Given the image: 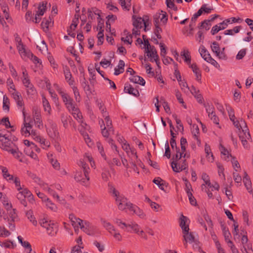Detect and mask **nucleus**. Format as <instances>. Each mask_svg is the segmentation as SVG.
Wrapping results in <instances>:
<instances>
[{"mask_svg":"<svg viewBox=\"0 0 253 253\" xmlns=\"http://www.w3.org/2000/svg\"><path fill=\"white\" fill-rule=\"evenodd\" d=\"M11 136L10 133L4 134L3 132H1V149L7 151L11 154L15 158L22 162L21 159L22 153L19 150L15 143L11 140Z\"/></svg>","mask_w":253,"mask_h":253,"instance_id":"f257e3e1","label":"nucleus"},{"mask_svg":"<svg viewBox=\"0 0 253 253\" xmlns=\"http://www.w3.org/2000/svg\"><path fill=\"white\" fill-rule=\"evenodd\" d=\"M2 193H1V199L2 198ZM4 208L7 211V213L3 212L2 217L4 220L8 222V227L10 230L13 231L15 226L14 223L16 219L17 218V214L16 213V209H12V206L11 202L8 199L4 196L2 199H1ZM2 215H1V217Z\"/></svg>","mask_w":253,"mask_h":253,"instance_id":"f03ea898","label":"nucleus"},{"mask_svg":"<svg viewBox=\"0 0 253 253\" xmlns=\"http://www.w3.org/2000/svg\"><path fill=\"white\" fill-rule=\"evenodd\" d=\"M115 222L123 229H125V228L130 227L135 233H138L139 231V225L134 222L126 223L119 218H116Z\"/></svg>","mask_w":253,"mask_h":253,"instance_id":"7ed1b4c3","label":"nucleus"},{"mask_svg":"<svg viewBox=\"0 0 253 253\" xmlns=\"http://www.w3.org/2000/svg\"><path fill=\"white\" fill-rule=\"evenodd\" d=\"M89 171H87V174H86L84 172L83 174L81 171H77L74 176V178L77 182L81 183L83 185L87 186L89 180Z\"/></svg>","mask_w":253,"mask_h":253,"instance_id":"20e7f679","label":"nucleus"},{"mask_svg":"<svg viewBox=\"0 0 253 253\" xmlns=\"http://www.w3.org/2000/svg\"><path fill=\"white\" fill-rule=\"evenodd\" d=\"M186 228H184L183 230V237L184 240V245L185 248L187 247V243L190 244L193 243V242H196L194 233L189 232V230H186Z\"/></svg>","mask_w":253,"mask_h":253,"instance_id":"39448f33","label":"nucleus"},{"mask_svg":"<svg viewBox=\"0 0 253 253\" xmlns=\"http://www.w3.org/2000/svg\"><path fill=\"white\" fill-rule=\"evenodd\" d=\"M46 131L49 136L53 139H57L59 137V133L57 126L56 124L51 122L49 126L47 128Z\"/></svg>","mask_w":253,"mask_h":253,"instance_id":"423d86ee","label":"nucleus"},{"mask_svg":"<svg viewBox=\"0 0 253 253\" xmlns=\"http://www.w3.org/2000/svg\"><path fill=\"white\" fill-rule=\"evenodd\" d=\"M63 102L69 111L76 110L73 99L66 93L64 92L61 95Z\"/></svg>","mask_w":253,"mask_h":253,"instance_id":"0eeeda50","label":"nucleus"},{"mask_svg":"<svg viewBox=\"0 0 253 253\" xmlns=\"http://www.w3.org/2000/svg\"><path fill=\"white\" fill-rule=\"evenodd\" d=\"M168 21V18L167 16L166 12L161 11L160 13H157L154 16V24L157 23V24H159V22L160 21L164 25L166 24Z\"/></svg>","mask_w":253,"mask_h":253,"instance_id":"6e6552de","label":"nucleus"},{"mask_svg":"<svg viewBox=\"0 0 253 253\" xmlns=\"http://www.w3.org/2000/svg\"><path fill=\"white\" fill-rule=\"evenodd\" d=\"M146 52L147 53V56L151 58L150 61L151 62L155 61L158 65L159 63L158 60L159 56L155 47L152 46V47H151L150 48H148V49L146 50Z\"/></svg>","mask_w":253,"mask_h":253,"instance_id":"1a4fd4ad","label":"nucleus"},{"mask_svg":"<svg viewBox=\"0 0 253 253\" xmlns=\"http://www.w3.org/2000/svg\"><path fill=\"white\" fill-rule=\"evenodd\" d=\"M97 231V228L95 226L92 225L88 221H85V226L84 229V232L89 235H94Z\"/></svg>","mask_w":253,"mask_h":253,"instance_id":"9d476101","label":"nucleus"},{"mask_svg":"<svg viewBox=\"0 0 253 253\" xmlns=\"http://www.w3.org/2000/svg\"><path fill=\"white\" fill-rule=\"evenodd\" d=\"M211 48L213 52L215 53L216 55L220 59H225V55L223 52H220V47L218 43L216 42H212L211 45Z\"/></svg>","mask_w":253,"mask_h":253,"instance_id":"9b49d317","label":"nucleus"},{"mask_svg":"<svg viewBox=\"0 0 253 253\" xmlns=\"http://www.w3.org/2000/svg\"><path fill=\"white\" fill-rule=\"evenodd\" d=\"M17 48L22 58L25 59L27 57L30 58V55H32V53L29 50H27L23 44L17 45Z\"/></svg>","mask_w":253,"mask_h":253,"instance_id":"f8f14e48","label":"nucleus"},{"mask_svg":"<svg viewBox=\"0 0 253 253\" xmlns=\"http://www.w3.org/2000/svg\"><path fill=\"white\" fill-rule=\"evenodd\" d=\"M14 92L12 93L13 98L14 99L17 103L18 106L20 107L18 108L19 110H22L23 111L25 109L23 106V102L21 95L20 94L16 91L14 89Z\"/></svg>","mask_w":253,"mask_h":253,"instance_id":"ddd939ff","label":"nucleus"},{"mask_svg":"<svg viewBox=\"0 0 253 253\" xmlns=\"http://www.w3.org/2000/svg\"><path fill=\"white\" fill-rule=\"evenodd\" d=\"M153 182L156 184L159 188L166 192L165 187H167L168 184L161 177H158L153 179Z\"/></svg>","mask_w":253,"mask_h":253,"instance_id":"4468645a","label":"nucleus"},{"mask_svg":"<svg viewBox=\"0 0 253 253\" xmlns=\"http://www.w3.org/2000/svg\"><path fill=\"white\" fill-rule=\"evenodd\" d=\"M1 169L3 178L8 182L11 183L13 181V178L15 176L9 172L8 169L6 167H1Z\"/></svg>","mask_w":253,"mask_h":253,"instance_id":"2eb2a0df","label":"nucleus"},{"mask_svg":"<svg viewBox=\"0 0 253 253\" xmlns=\"http://www.w3.org/2000/svg\"><path fill=\"white\" fill-rule=\"evenodd\" d=\"M221 228L226 242L229 245L233 244V242L230 239L231 235L228 229L224 226V224L221 225Z\"/></svg>","mask_w":253,"mask_h":253,"instance_id":"dca6fc26","label":"nucleus"},{"mask_svg":"<svg viewBox=\"0 0 253 253\" xmlns=\"http://www.w3.org/2000/svg\"><path fill=\"white\" fill-rule=\"evenodd\" d=\"M199 50L201 56L205 61L208 62L209 60H211V58L212 57H211L210 54L209 53L208 51L203 45L200 47Z\"/></svg>","mask_w":253,"mask_h":253,"instance_id":"f3484780","label":"nucleus"},{"mask_svg":"<svg viewBox=\"0 0 253 253\" xmlns=\"http://www.w3.org/2000/svg\"><path fill=\"white\" fill-rule=\"evenodd\" d=\"M72 114L74 118L75 119H76L79 123L81 124V126L85 128V126H87L86 124L84 122L83 119V117L81 112H77V113L72 112Z\"/></svg>","mask_w":253,"mask_h":253,"instance_id":"a211bd4d","label":"nucleus"},{"mask_svg":"<svg viewBox=\"0 0 253 253\" xmlns=\"http://www.w3.org/2000/svg\"><path fill=\"white\" fill-rule=\"evenodd\" d=\"M124 90L126 92L132 94L134 96H138L139 95L138 90L133 88L131 85L125 86Z\"/></svg>","mask_w":253,"mask_h":253,"instance_id":"6ab92c4d","label":"nucleus"},{"mask_svg":"<svg viewBox=\"0 0 253 253\" xmlns=\"http://www.w3.org/2000/svg\"><path fill=\"white\" fill-rule=\"evenodd\" d=\"M61 121L63 125V126L65 128L68 127V124L72 125L73 120L70 116L63 115L61 117Z\"/></svg>","mask_w":253,"mask_h":253,"instance_id":"aec40b11","label":"nucleus"},{"mask_svg":"<svg viewBox=\"0 0 253 253\" xmlns=\"http://www.w3.org/2000/svg\"><path fill=\"white\" fill-rule=\"evenodd\" d=\"M190 68L192 69L193 73L195 74L196 77V80L198 82H201V73L200 69L197 67V65L195 63H193L190 65Z\"/></svg>","mask_w":253,"mask_h":253,"instance_id":"412c9836","label":"nucleus"},{"mask_svg":"<svg viewBox=\"0 0 253 253\" xmlns=\"http://www.w3.org/2000/svg\"><path fill=\"white\" fill-rule=\"evenodd\" d=\"M111 190L112 191L113 194L116 197V201L117 204L126 202V199L124 197L120 196L119 195V192L117 191L114 187H112L111 188Z\"/></svg>","mask_w":253,"mask_h":253,"instance_id":"4be33fe9","label":"nucleus"},{"mask_svg":"<svg viewBox=\"0 0 253 253\" xmlns=\"http://www.w3.org/2000/svg\"><path fill=\"white\" fill-rule=\"evenodd\" d=\"M23 77H22V82L24 86L27 87L28 86H30V84H32L30 82L29 78L28 73L25 69H23Z\"/></svg>","mask_w":253,"mask_h":253,"instance_id":"5701e85b","label":"nucleus"},{"mask_svg":"<svg viewBox=\"0 0 253 253\" xmlns=\"http://www.w3.org/2000/svg\"><path fill=\"white\" fill-rule=\"evenodd\" d=\"M239 137L241 140H245L246 138L250 140L251 139V135L249 129L247 128L242 129V130L240 131Z\"/></svg>","mask_w":253,"mask_h":253,"instance_id":"b1692460","label":"nucleus"},{"mask_svg":"<svg viewBox=\"0 0 253 253\" xmlns=\"http://www.w3.org/2000/svg\"><path fill=\"white\" fill-rule=\"evenodd\" d=\"M45 84L46 85V88L48 90L51 97L55 100L57 99L58 98L57 94L55 93L54 91L51 88V84L49 80L46 79L45 80Z\"/></svg>","mask_w":253,"mask_h":253,"instance_id":"393cba45","label":"nucleus"},{"mask_svg":"<svg viewBox=\"0 0 253 253\" xmlns=\"http://www.w3.org/2000/svg\"><path fill=\"white\" fill-rule=\"evenodd\" d=\"M129 80L130 82L133 83L138 84L142 85H144L145 84L144 80L138 76H132L129 78Z\"/></svg>","mask_w":253,"mask_h":253,"instance_id":"a878e982","label":"nucleus"},{"mask_svg":"<svg viewBox=\"0 0 253 253\" xmlns=\"http://www.w3.org/2000/svg\"><path fill=\"white\" fill-rule=\"evenodd\" d=\"M33 118L36 125H37L39 128L41 126H42L40 112H35V113L33 115Z\"/></svg>","mask_w":253,"mask_h":253,"instance_id":"bb28decb","label":"nucleus"},{"mask_svg":"<svg viewBox=\"0 0 253 253\" xmlns=\"http://www.w3.org/2000/svg\"><path fill=\"white\" fill-rule=\"evenodd\" d=\"M125 62L123 60H120L117 68L115 69L114 74L116 76L119 75L124 71Z\"/></svg>","mask_w":253,"mask_h":253,"instance_id":"cd10ccee","label":"nucleus"},{"mask_svg":"<svg viewBox=\"0 0 253 253\" xmlns=\"http://www.w3.org/2000/svg\"><path fill=\"white\" fill-rule=\"evenodd\" d=\"M46 229L47 233L50 236H54L57 231V226L53 222L51 226H48Z\"/></svg>","mask_w":253,"mask_h":253,"instance_id":"c85d7f7f","label":"nucleus"},{"mask_svg":"<svg viewBox=\"0 0 253 253\" xmlns=\"http://www.w3.org/2000/svg\"><path fill=\"white\" fill-rule=\"evenodd\" d=\"M99 124L100 125V127L101 128V133L102 135L104 137H107V138H108L109 135V131H110L108 130V128L105 126L104 122L103 120L99 121Z\"/></svg>","mask_w":253,"mask_h":253,"instance_id":"c756f323","label":"nucleus"},{"mask_svg":"<svg viewBox=\"0 0 253 253\" xmlns=\"http://www.w3.org/2000/svg\"><path fill=\"white\" fill-rule=\"evenodd\" d=\"M133 18L134 19L133 22L134 27L136 29L141 28L143 27V23L144 20L140 17H138L135 19L134 16H133Z\"/></svg>","mask_w":253,"mask_h":253,"instance_id":"7c9ffc66","label":"nucleus"},{"mask_svg":"<svg viewBox=\"0 0 253 253\" xmlns=\"http://www.w3.org/2000/svg\"><path fill=\"white\" fill-rule=\"evenodd\" d=\"M1 9L3 13V17L7 21L8 23L11 24L12 19L9 16L8 7L7 6H4Z\"/></svg>","mask_w":253,"mask_h":253,"instance_id":"2f4dec72","label":"nucleus"},{"mask_svg":"<svg viewBox=\"0 0 253 253\" xmlns=\"http://www.w3.org/2000/svg\"><path fill=\"white\" fill-rule=\"evenodd\" d=\"M192 132L193 134L194 138L197 140L198 145H200L201 144V141L198 138L199 129L198 126H197L196 125H194L193 126V130Z\"/></svg>","mask_w":253,"mask_h":253,"instance_id":"473e14b6","label":"nucleus"},{"mask_svg":"<svg viewBox=\"0 0 253 253\" xmlns=\"http://www.w3.org/2000/svg\"><path fill=\"white\" fill-rule=\"evenodd\" d=\"M234 126L237 128L239 130H240L241 129H245L247 128L246 124L245 122V121L241 119L240 121H239L238 120H236V122H234V124H233Z\"/></svg>","mask_w":253,"mask_h":253,"instance_id":"72a5a7b5","label":"nucleus"},{"mask_svg":"<svg viewBox=\"0 0 253 253\" xmlns=\"http://www.w3.org/2000/svg\"><path fill=\"white\" fill-rule=\"evenodd\" d=\"M53 24L52 19L49 17L48 19H43L42 22L41 26L43 29L48 30V27Z\"/></svg>","mask_w":253,"mask_h":253,"instance_id":"f704fd0d","label":"nucleus"},{"mask_svg":"<svg viewBox=\"0 0 253 253\" xmlns=\"http://www.w3.org/2000/svg\"><path fill=\"white\" fill-rule=\"evenodd\" d=\"M187 218L184 216L183 215H182L181 216L180 218V226L182 229V232H183V230L184 229V228H186V230H189V226L186 225V222L187 221Z\"/></svg>","mask_w":253,"mask_h":253,"instance_id":"c9c22d12","label":"nucleus"},{"mask_svg":"<svg viewBox=\"0 0 253 253\" xmlns=\"http://www.w3.org/2000/svg\"><path fill=\"white\" fill-rule=\"evenodd\" d=\"M46 3H42L39 4L38 7V10L37 13V15L38 16H42L44 14L46 9Z\"/></svg>","mask_w":253,"mask_h":253,"instance_id":"e433bc0d","label":"nucleus"},{"mask_svg":"<svg viewBox=\"0 0 253 253\" xmlns=\"http://www.w3.org/2000/svg\"><path fill=\"white\" fill-rule=\"evenodd\" d=\"M111 176L110 173L107 168H104L102 169L101 173V177L103 180L104 181H108L109 180V177Z\"/></svg>","mask_w":253,"mask_h":253,"instance_id":"4c0bfd02","label":"nucleus"},{"mask_svg":"<svg viewBox=\"0 0 253 253\" xmlns=\"http://www.w3.org/2000/svg\"><path fill=\"white\" fill-rule=\"evenodd\" d=\"M181 56L184 59V61L188 64H190L191 56L188 50H184L181 52Z\"/></svg>","mask_w":253,"mask_h":253,"instance_id":"58836bf2","label":"nucleus"},{"mask_svg":"<svg viewBox=\"0 0 253 253\" xmlns=\"http://www.w3.org/2000/svg\"><path fill=\"white\" fill-rule=\"evenodd\" d=\"M27 94L30 97L34 96L37 94V91L33 84H30V86H28L26 87Z\"/></svg>","mask_w":253,"mask_h":253,"instance_id":"ea45409f","label":"nucleus"},{"mask_svg":"<svg viewBox=\"0 0 253 253\" xmlns=\"http://www.w3.org/2000/svg\"><path fill=\"white\" fill-rule=\"evenodd\" d=\"M18 193L21 194L22 196L30 198V200L33 198L31 192L27 188H24L23 186L22 189L19 191Z\"/></svg>","mask_w":253,"mask_h":253,"instance_id":"a19ab883","label":"nucleus"},{"mask_svg":"<svg viewBox=\"0 0 253 253\" xmlns=\"http://www.w3.org/2000/svg\"><path fill=\"white\" fill-rule=\"evenodd\" d=\"M64 74L65 79L67 82L70 85H73L74 83V81L73 79H72V76L69 70L65 71Z\"/></svg>","mask_w":253,"mask_h":253,"instance_id":"79ce46f5","label":"nucleus"},{"mask_svg":"<svg viewBox=\"0 0 253 253\" xmlns=\"http://www.w3.org/2000/svg\"><path fill=\"white\" fill-rule=\"evenodd\" d=\"M69 218L72 222V225L75 227H78L76 225L78 221L82 222V219L76 217L73 214H70L69 216Z\"/></svg>","mask_w":253,"mask_h":253,"instance_id":"37998d69","label":"nucleus"},{"mask_svg":"<svg viewBox=\"0 0 253 253\" xmlns=\"http://www.w3.org/2000/svg\"><path fill=\"white\" fill-rule=\"evenodd\" d=\"M24 152L26 155L30 156L34 159H37L38 158L37 154L34 152L33 150H30V148L29 147L25 148Z\"/></svg>","mask_w":253,"mask_h":253,"instance_id":"c03bdc74","label":"nucleus"},{"mask_svg":"<svg viewBox=\"0 0 253 253\" xmlns=\"http://www.w3.org/2000/svg\"><path fill=\"white\" fill-rule=\"evenodd\" d=\"M103 226L111 234H113V232H115V227L110 222L104 221Z\"/></svg>","mask_w":253,"mask_h":253,"instance_id":"a18cd8bd","label":"nucleus"},{"mask_svg":"<svg viewBox=\"0 0 253 253\" xmlns=\"http://www.w3.org/2000/svg\"><path fill=\"white\" fill-rule=\"evenodd\" d=\"M1 125L4 126L6 128H13V126H11L8 117H5L1 119Z\"/></svg>","mask_w":253,"mask_h":253,"instance_id":"49530a36","label":"nucleus"},{"mask_svg":"<svg viewBox=\"0 0 253 253\" xmlns=\"http://www.w3.org/2000/svg\"><path fill=\"white\" fill-rule=\"evenodd\" d=\"M226 27L224 25H220V23L219 25H216L212 28L211 33L212 35H214L220 30H223Z\"/></svg>","mask_w":253,"mask_h":253,"instance_id":"de8ad7c7","label":"nucleus"},{"mask_svg":"<svg viewBox=\"0 0 253 253\" xmlns=\"http://www.w3.org/2000/svg\"><path fill=\"white\" fill-rule=\"evenodd\" d=\"M243 182L247 189H250L251 188L252 183L249 176L248 175L246 172H245V175L243 177Z\"/></svg>","mask_w":253,"mask_h":253,"instance_id":"09e8293b","label":"nucleus"},{"mask_svg":"<svg viewBox=\"0 0 253 253\" xmlns=\"http://www.w3.org/2000/svg\"><path fill=\"white\" fill-rule=\"evenodd\" d=\"M241 29V26H236L233 29L227 30L224 32L226 35H233L235 33H238Z\"/></svg>","mask_w":253,"mask_h":253,"instance_id":"8fccbe9b","label":"nucleus"},{"mask_svg":"<svg viewBox=\"0 0 253 253\" xmlns=\"http://www.w3.org/2000/svg\"><path fill=\"white\" fill-rule=\"evenodd\" d=\"M26 216L34 225H37V221L35 219V217L33 215V212L31 211H28L26 212Z\"/></svg>","mask_w":253,"mask_h":253,"instance_id":"3c124183","label":"nucleus"},{"mask_svg":"<svg viewBox=\"0 0 253 253\" xmlns=\"http://www.w3.org/2000/svg\"><path fill=\"white\" fill-rule=\"evenodd\" d=\"M11 183H14L15 184V187L18 191H20L22 189V187H21L20 185V179L18 177L15 176L13 178V181H12Z\"/></svg>","mask_w":253,"mask_h":253,"instance_id":"603ef678","label":"nucleus"},{"mask_svg":"<svg viewBox=\"0 0 253 253\" xmlns=\"http://www.w3.org/2000/svg\"><path fill=\"white\" fill-rule=\"evenodd\" d=\"M96 145H97V147L98 150L99 152H100L101 155L102 156V157L103 158H104V159L105 160H107V157H106V156L105 153L104 152V148H103L102 145L99 142H97Z\"/></svg>","mask_w":253,"mask_h":253,"instance_id":"864d4df0","label":"nucleus"},{"mask_svg":"<svg viewBox=\"0 0 253 253\" xmlns=\"http://www.w3.org/2000/svg\"><path fill=\"white\" fill-rule=\"evenodd\" d=\"M108 165L111 168V169L113 171H114V169L112 168V166L115 164L118 166H121V164L120 161L117 158H114L112 160V161H108L107 162Z\"/></svg>","mask_w":253,"mask_h":253,"instance_id":"5fc2aeb1","label":"nucleus"},{"mask_svg":"<svg viewBox=\"0 0 253 253\" xmlns=\"http://www.w3.org/2000/svg\"><path fill=\"white\" fill-rule=\"evenodd\" d=\"M37 47L42 52H46L47 50V46L43 41L39 43Z\"/></svg>","mask_w":253,"mask_h":253,"instance_id":"6e6d98bb","label":"nucleus"},{"mask_svg":"<svg viewBox=\"0 0 253 253\" xmlns=\"http://www.w3.org/2000/svg\"><path fill=\"white\" fill-rule=\"evenodd\" d=\"M208 116L211 119V120H212L214 123L215 124H219V119L215 114V112H209Z\"/></svg>","mask_w":253,"mask_h":253,"instance_id":"4d7b16f0","label":"nucleus"},{"mask_svg":"<svg viewBox=\"0 0 253 253\" xmlns=\"http://www.w3.org/2000/svg\"><path fill=\"white\" fill-rule=\"evenodd\" d=\"M32 178L33 179H34V180L36 182L38 183L43 189H45L46 188V186L47 185V184L44 183L39 177H37L35 175H33V176H32Z\"/></svg>","mask_w":253,"mask_h":253,"instance_id":"13d9d810","label":"nucleus"},{"mask_svg":"<svg viewBox=\"0 0 253 253\" xmlns=\"http://www.w3.org/2000/svg\"><path fill=\"white\" fill-rule=\"evenodd\" d=\"M221 148H220V151L221 154L224 156V157L223 159L225 160H227V159L229 158V156L231 157V154H229V152L228 150L222 145H220Z\"/></svg>","mask_w":253,"mask_h":253,"instance_id":"bf43d9fd","label":"nucleus"},{"mask_svg":"<svg viewBox=\"0 0 253 253\" xmlns=\"http://www.w3.org/2000/svg\"><path fill=\"white\" fill-rule=\"evenodd\" d=\"M52 223L53 222H51V221H48L45 218H43V219H42L40 221V224L41 225L42 227L45 228L46 229H47V227H48V226H51Z\"/></svg>","mask_w":253,"mask_h":253,"instance_id":"052dcab7","label":"nucleus"},{"mask_svg":"<svg viewBox=\"0 0 253 253\" xmlns=\"http://www.w3.org/2000/svg\"><path fill=\"white\" fill-rule=\"evenodd\" d=\"M72 89L74 94L75 99L76 101L79 102L80 101L81 97L79 90L77 86H73Z\"/></svg>","mask_w":253,"mask_h":253,"instance_id":"680f3d73","label":"nucleus"},{"mask_svg":"<svg viewBox=\"0 0 253 253\" xmlns=\"http://www.w3.org/2000/svg\"><path fill=\"white\" fill-rule=\"evenodd\" d=\"M96 11L97 9L95 7L88 9V17L91 18V19H93L94 14H97L99 16H100V15L98 13H96Z\"/></svg>","mask_w":253,"mask_h":253,"instance_id":"e2e57ef3","label":"nucleus"},{"mask_svg":"<svg viewBox=\"0 0 253 253\" xmlns=\"http://www.w3.org/2000/svg\"><path fill=\"white\" fill-rule=\"evenodd\" d=\"M105 124H106V127L108 128V130H109L110 131H113L114 130L113 129L112 126V121L110 120L109 116H106L105 118Z\"/></svg>","mask_w":253,"mask_h":253,"instance_id":"0e129e2a","label":"nucleus"},{"mask_svg":"<svg viewBox=\"0 0 253 253\" xmlns=\"http://www.w3.org/2000/svg\"><path fill=\"white\" fill-rule=\"evenodd\" d=\"M179 85L181 87V89L185 93H188L189 90V88L187 84L184 81H181L179 82Z\"/></svg>","mask_w":253,"mask_h":253,"instance_id":"69168bd1","label":"nucleus"},{"mask_svg":"<svg viewBox=\"0 0 253 253\" xmlns=\"http://www.w3.org/2000/svg\"><path fill=\"white\" fill-rule=\"evenodd\" d=\"M155 30L154 31L155 34L157 36V38L161 39L162 38V36L160 34L162 31V29L160 27V25L157 24V23H156V24H155Z\"/></svg>","mask_w":253,"mask_h":253,"instance_id":"338daca9","label":"nucleus"},{"mask_svg":"<svg viewBox=\"0 0 253 253\" xmlns=\"http://www.w3.org/2000/svg\"><path fill=\"white\" fill-rule=\"evenodd\" d=\"M30 135H31L33 139L36 141L39 142V140H41L42 137L35 130L32 129Z\"/></svg>","mask_w":253,"mask_h":253,"instance_id":"774afa93","label":"nucleus"}]
</instances>
